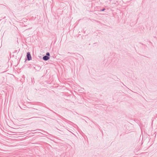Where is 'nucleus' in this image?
<instances>
[{"label":"nucleus","instance_id":"obj_1","mask_svg":"<svg viewBox=\"0 0 157 157\" xmlns=\"http://www.w3.org/2000/svg\"><path fill=\"white\" fill-rule=\"evenodd\" d=\"M27 57L28 59V60H29L31 59V56L30 54V53L29 52L27 53Z\"/></svg>","mask_w":157,"mask_h":157},{"label":"nucleus","instance_id":"obj_2","mask_svg":"<svg viewBox=\"0 0 157 157\" xmlns=\"http://www.w3.org/2000/svg\"><path fill=\"white\" fill-rule=\"evenodd\" d=\"M49 58L47 56H45L43 57V59L45 60H47L49 59Z\"/></svg>","mask_w":157,"mask_h":157},{"label":"nucleus","instance_id":"obj_3","mask_svg":"<svg viewBox=\"0 0 157 157\" xmlns=\"http://www.w3.org/2000/svg\"><path fill=\"white\" fill-rule=\"evenodd\" d=\"M46 54L47 56H49L50 55V54L49 52H47Z\"/></svg>","mask_w":157,"mask_h":157},{"label":"nucleus","instance_id":"obj_4","mask_svg":"<svg viewBox=\"0 0 157 157\" xmlns=\"http://www.w3.org/2000/svg\"><path fill=\"white\" fill-rule=\"evenodd\" d=\"M105 10V9H102V10H101V11H104Z\"/></svg>","mask_w":157,"mask_h":157}]
</instances>
